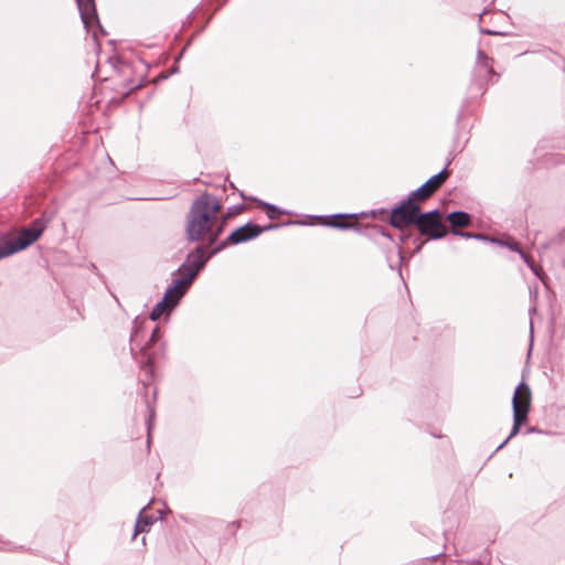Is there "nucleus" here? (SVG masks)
Listing matches in <instances>:
<instances>
[{
    "mask_svg": "<svg viewBox=\"0 0 565 565\" xmlns=\"http://www.w3.org/2000/svg\"><path fill=\"white\" fill-rule=\"evenodd\" d=\"M220 209L221 205L214 196L206 193L199 196L188 215V238L195 242L207 237L211 244L214 243L222 232V225L213 230Z\"/></svg>",
    "mask_w": 565,
    "mask_h": 565,
    "instance_id": "f257e3e1",
    "label": "nucleus"
},
{
    "mask_svg": "<svg viewBox=\"0 0 565 565\" xmlns=\"http://www.w3.org/2000/svg\"><path fill=\"white\" fill-rule=\"evenodd\" d=\"M207 259L209 256H206L202 246L196 247L195 250L188 256L186 263L179 269L180 276L173 279L172 286L167 289L162 298L164 301L169 302L170 308L178 305Z\"/></svg>",
    "mask_w": 565,
    "mask_h": 565,
    "instance_id": "f03ea898",
    "label": "nucleus"
},
{
    "mask_svg": "<svg viewBox=\"0 0 565 565\" xmlns=\"http://www.w3.org/2000/svg\"><path fill=\"white\" fill-rule=\"evenodd\" d=\"M43 230V224L36 220L31 227L21 231L15 239L0 242V259L30 246L40 237Z\"/></svg>",
    "mask_w": 565,
    "mask_h": 565,
    "instance_id": "7ed1b4c3",
    "label": "nucleus"
},
{
    "mask_svg": "<svg viewBox=\"0 0 565 565\" xmlns=\"http://www.w3.org/2000/svg\"><path fill=\"white\" fill-rule=\"evenodd\" d=\"M415 225L422 235L428 236L433 239L441 238L447 233L446 225L441 222L438 210L422 213L419 217H417Z\"/></svg>",
    "mask_w": 565,
    "mask_h": 565,
    "instance_id": "20e7f679",
    "label": "nucleus"
},
{
    "mask_svg": "<svg viewBox=\"0 0 565 565\" xmlns=\"http://www.w3.org/2000/svg\"><path fill=\"white\" fill-rule=\"evenodd\" d=\"M411 200V195L406 202L401 203L399 206L392 210L391 224L396 228H404L409 225H415L417 217H419V207Z\"/></svg>",
    "mask_w": 565,
    "mask_h": 565,
    "instance_id": "39448f33",
    "label": "nucleus"
},
{
    "mask_svg": "<svg viewBox=\"0 0 565 565\" xmlns=\"http://www.w3.org/2000/svg\"><path fill=\"white\" fill-rule=\"evenodd\" d=\"M531 391L527 384L521 382L514 392L512 398L513 424H522L526 419L530 408Z\"/></svg>",
    "mask_w": 565,
    "mask_h": 565,
    "instance_id": "423d86ee",
    "label": "nucleus"
},
{
    "mask_svg": "<svg viewBox=\"0 0 565 565\" xmlns=\"http://www.w3.org/2000/svg\"><path fill=\"white\" fill-rule=\"evenodd\" d=\"M273 227H276V225H268V226H265V227H260V226H258L256 224L247 223V224L238 227L237 230H235L227 237V239L224 243H222V245L220 247H217L214 250H212V253L210 255H207V256L210 257L211 255L215 254L221 248H223L227 243H230V244H239V243L247 242L249 239H253V238L257 237L264 231L273 228Z\"/></svg>",
    "mask_w": 565,
    "mask_h": 565,
    "instance_id": "0eeeda50",
    "label": "nucleus"
},
{
    "mask_svg": "<svg viewBox=\"0 0 565 565\" xmlns=\"http://www.w3.org/2000/svg\"><path fill=\"white\" fill-rule=\"evenodd\" d=\"M448 172L444 169L439 173L429 178L423 185L411 193V200L424 201L446 181Z\"/></svg>",
    "mask_w": 565,
    "mask_h": 565,
    "instance_id": "6e6552de",
    "label": "nucleus"
},
{
    "mask_svg": "<svg viewBox=\"0 0 565 565\" xmlns=\"http://www.w3.org/2000/svg\"><path fill=\"white\" fill-rule=\"evenodd\" d=\"M77 7L81 13V19L85 26H88L90 22L97 20V13L94 0H76Z\"/></svg>",
    "mask_w": 565,
    "mask_h": 565,
    "instance_id": "1a4fd4ad",
    "label": "nucleus"
},
{
    "mask_svg": "<svg viewBox=\"0 0 565 565\" xmlns=\"http://www.w3.org/2000/svg\"><path fill=\"white\" fill-rule=\"evenodd\" d=\"M546 434V431L539 429L536 426H512V429L509 434V436L497 447L495 451L503 448L511 438L516 436L518 434L522 435H531V434Z\"/></svg>",
    "mask_w": 565,
    "mask_h": 565,
    "instance_id": "9d476101",
    "label": "nucleus"
},
{
    "mask_svg": "<svg viewBox=\"0 0 565 565\" xmlns=\"http://www.w3.org/2000/svg\"><path fill=\"white\" fill-rule=\"evenodd\" d=\"M448 221L452 227H466L470 224V216L462 211H455L448 214Z\"/></svg>",
    "mask_w": 565,
    "mask_h": 565,
    "instance_id": "9b49d317",
    "label": "nucleus"
},
{
    "mask_svg": "<svg viewBox=\"0 0 565 565\" xmlns=\"http://www.w3.org/2000/svg\"><path fill=\"white\" fill-rule=\"evenodd\" d=\"M143 512H145V508L139 512V516H138V520L135 525L134 537L138 533L149 531V526L154 522L153 516L145 515Z\"/></svg>",
    "mask_w": 565,
    "mask_h": 565,
    "instance_id": "f8f14e48",
    "label": "nucleus"
},
{
    "mask_svg": "<svg viewBox=\"0 0 565 565\" xmlns=\"http://www.w3.org/2000/svg\"><path fill=\"white\" fill-rule=\"evenodd\" d=\"M168 308H170L169 302L164 301V299H161L150 312V319L152 321L158 320Z\"/></svg>",
    "mask_w": 565,
    "mask_h": 565,
    "instance_id": "ddd939ff",
    "label": "nucleus"
},
{
    "mask_svg": "<svg viewBox=\"0 0 565 565\" xmlns=\"http://www.w3.org/2000/svg\"><path fill=\"white\" fill-rule=\"evenodd\" d=\"M354 216H355V214H337L333 216V220L331 222H328V225H331L337 228H343V230L349 228L351 226L350 224L344 223L339 220H344V218L354 217Z\"/></svg>",
    "mask_w": 565,
    "mask_h": 565,
    "instance_id": "4468645a",
    "label": "nucleus"
},
{
    "mask_svg": "<svg viewBox=\"0 0 565 565\" xmlns=\"http://www.w3.org/2000/svg\"><path fill=\"white\" fill-rule=\"evenodd\" d=\"M454 234L458 235V236H461V237H465V238H475V239L490 241V242L492 239V238H489L488 236H486L483 234H472V233L460 232V231H454Z\"/></svg>",
    "mask_w": 565,
    "mask_h": 565,
    "instance_id": "2eb2a0df",
    "label": "nucleus"
},
{
    "mask_svg": "<svg viewBox=\"0 0 565 565\" xmlns=\"http://www.w3.org/2000/svg\"><path fill=\"white\" fill-rule=\"evenodd\" d=\"M491 242H492V243H497V244H499V245H501V246H505V247H508L509 249H511V250H513V252H516V253H519V252L521 250V249H520V247H519V244H518V243H515V242H510V241L504 242V241L495 239V238H492V239H491Z\"/></svg>",
    "mask_w": 565,
    "mask_h": 565,
    "instance_id": "dca6fc26",
    "label": "nucleus"
},
{
    "mask_svg": "<svg viewBox=\"0 0 565 565\" xmlns=\"http://www.w3.org/2000/svg\"><path fill=\"white\" fill-rule=\"evenodd\" d=\"M521 258L524 260V263L531 268V270L536 275L540 276L539 268L534 265L532 259L523 252H519Z\"/></svg>",
    "mask_w": 565,
    "mask_h": 565,
    "instance_id": "f3484780",
    "label": "nucleus"
},
{
    "mask_svg": "<svg viewBox=\"0 0 565 565\" xmlns=\"http://www.w3.org/2000/svg\"><path fill=\"white\" fill-rule=\"evenodd\" d=\"M264 207H266L267 210V215L269 218H275L276 217V214L279 212L278 209L273 205V204H269V203H264L262 202L260 203Z\"/></svg>",
    "mask_w": 565,
    "mask_h": 565,
    "instance_id": "a211bd4d",
    "label": "nucleus"
},
{
    "mask_svg": "<svg viewBox=\"0 0 565 565\" xmlns=\"http://www.w3.org/2000/svg\"><path fill=\"white\" fill-rule=\"evenodd\" d=\"M15 548L17 546L11 544L10 542L0 539V551H13Z\"/></svg>",
    "mask_w": 565,
    "mask_h": 565,
    "instance_id": "6ab92c4d",
    "label": "nucleus"
},
{
    "mask_svg": "<svg viewBox=\"0 0 565 565\" xmlns=\"http://www.w3.org/2000/svg\"><path fill=\"white\" fill-rule=\"evenodd\" d=\"M152 427H153V426H151V425H148V426H147V435H148L147 444H148V446L150 445V440H151V428H152Z\"/></svg>",
    "mask_w": 565,
    "mask_h": 565,
    "instance_id": "aec40b11",
    "label": "nucleus"
},
{
    "mask_svg": "<svg viewBox=\"0 0 565 565\" xmlns=\"http://www.w3.org/2000/svg\"><path fill=\"white\" fill-rule=\"evenodd\" d=\"M157 334H158V328L153 329V331L151 333V338H150L151 342L156 341Z\"/></svg>",
    "mask_w": 565,
    "mask_h": 565,
    "instance_id": "412c9836",
    "label": "nucleus"
},
{
    "mask_svg": "<svg viewBox=\"0 0 565 565\" xmlns=\"http://www.w3.org/2000/svg\"><path fill=\"white\" fill-rule=\"evenodd\" d=\"M430 435H431V436H434V437H438V438H440V437H441V435H440V434H437L436 431H433V430L430 431Z\"/></svg>",
    "mask_w": 565,
    "mask_h": 565,
    "instance_id": "4be33fe9",
    "label": "nucleus"
},
{
    "mask_svg": "<svg viewBox=\"0 0 565 565\" xmlns=\"http://www.w3.org/2000/svg\"><path fill=\"white\" fill-rule=\"evenodd\" d=\"M137 337H138V332L136 331L135 334L131 335V340L135 341Z\"/></svg>",
    "mask_w": 565,
    "mask_h": 565,
    "instance_id": "5701e85b",
    "label": "nucleus"
},
{
    "mask_svg": "<svg viewBox=\"0 0 565 565\" xmlns=\"http://www.w3.org/2000/svg\"><path fill=\"white\" fill-rule=\"evenodd\" d=\"M484 56L483 53L481 51H479V57H482Z\"/></svg>",
    "mask_w": 565,
    "mask_h": 565,
    "instance_id": "b1692460",
    "label": "nucleus"
}]
</instances>
